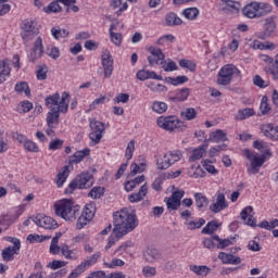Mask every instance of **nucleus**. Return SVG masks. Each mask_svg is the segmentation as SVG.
Listing matches in <instances>:
<instances>
[{
    "label": "nucleus",
    "mask_w": 278,
    "mask_h": 278,
    "mask_svg": "<svg viewBox=\"0 0 278 278\" xmlns=\"http://www.w3.org/2000/svg\"><path fill=\"white\" fill-rule=\"evenodd\" d=\"M113 229L122 233V236H127V233L134 231V229L138 227V217L136 216V213L129 211L127 207L115 212L113 214Z\"/></svg>",
    "instance_id": "obj_1"
},
{
    "label": "nucleus",
    "mask_w": 278,
    "mask_h": 278,
    "mask_svg": "<svg viewBox=\"0 0 278 278\" xmlns=\"http://www.w3.org/2000/svg\"><path fill=\"white\" fill-rule=\"evenodd\" d=\"M54 214L67 223H75L79 216V206L70 199L59 200L54 203Z\"/></svg>",
    "instance_id": "obj_2"
},
{
    "label": "nucleus",
    "mask_w": 278,
    "mask_h": 278,
    "mask_svg": "<svg viewBox=\"0 0 278 278\" xmlns=\"http://www.w3.org/2000/svg\"><path fill=\"white\" fill-rule=\"evenodd\" d=\"M68 103H71V94L63 92L58 111H49L47 114L46 123L48 127L58 129L60 125V114H66L68 112Z\"/></svg>",
    "instance_id": "obj_3"
},
{
    "label": "nucleus",
    "mask_w": 278,
    "mask_h": 278,
    "mask_svg": "<svg viewBox=\"0 0 278 278\" xmlns=\"http://www.w3.org/2000/svg\"><path fill=\"white\" fill-rule=\"evenodd\" d=\"M241 72L233 64H227L220 68L217 75L218 86H229L235 77H240Z\"/></svg>",
    "instance_id": "obj_4"
},
{
    "label": "nucleus",
    "mask_w": 278,
    "mask_h": 278,
    "mask_svg": "<svg viewBox=\"0 0 278 278\" xmlns=\"http://www.w3.org/2000/svg\"><path fill=\"white\" fill-rule=\"evenodd\" d=\"M181 157H184V153H181V150L168 151L163 156L157 159L156 166L159 170H166V168H170L173 164L179 162Z\"/></svg>",
    "instance_id": "obj_5"
},
{
    "label": "nucleus",
    "mask_w": 278,
    "mask_h": 278,
    "mask_svg": "<svg viewBox=\"0 0 278 278\" xmlns=\"http://www.w3.org/2000/svg\"><path fill=\"white\" fill-rule=\"evenodd\" d=\"M156 125L161 127V129H165V131H175V129L184 131L186 129L184 122L175 116H161L156 119Z\"/></svg>",
    "instance_id": "obj_6"
},
{
    "label": "nucleus",
    "mask_w": 278,
    "mask_h": 278,
    "mask_svg": "<svg viewBox=\"0 0 278 278\" xmlns=\"http://www.w3.org/2000/svg\"><path fill=\"white\" fill-rule=\"evenodd\" d=\"M21 29H22L21 36L25 42H29V40H34V37L40 34L38 22L34 18L25 20L21 26Z\"/></svg>",
    "instance_id": "obj_7"
},
{
    "label": "nucleus",
    "mask_w": 278,
    "mask_h": 278,
    "mask_svg": "<svg viewBox=\"0 0 278 278\" xmlns=\"http://www.w3.org/2000/svg\"><path fill=\"white\" fill-rule=\"evenodd\" d=\"M243 155L250 160L251 162V168L248 169L250 175H257L260 173V168L264 166V162H266V154H255L251 152V150H244Z\"/></svg>",
    "instance_id": "obj_8"
},
{
    "label": "nucleus",
    "mask_w": 278,
    "mask_h": 278,
    "mask_svg": "<svg viewBox=\"0 0 278 278\" xmlns=\"http://www.w3.org/2000/svg\"><path fill=\"white\" fill-rule=\"evenodd\" d=\"M94 204H87L85 205L81 214L78 216L77 223H76V229H84L86 225L94 218Z\"/></svg>",
    "instance_id": "obj_9"
},
{
    "label": "nucleus",
    "mask_w": 278,
    "mask_h": 278,
    "mask_svg": "<svg viewBox=\"0 0 278 278\" xmlns=\"http://www.w3.org/2000/svg\"><path fill=\"white\" fill-rule=\"evenodd\" d=\"M186 191L184 189H176L172 192L169 198H165V203L169 212H175L181 207V200L184 199Z\"/></svg>",
    "instance_id": "obj_10"
},
{
    "label": "nucleus",
    "mask_w": 278,
    "mask_h": 278,
    "mask_svg": "<svg viewBox=\"0 0 278 278\" xmlns=\"http://www.w3.org/2000/svg\"><path fill=\"white\" fill-rule=\"evenodd\" d=\"M258 58L261 62H266V64H269L267 67H265L267 75H271L274 79H278V53L275 59L268 54H260Z\"/></svg>",
    "instance_id": "obj_11"
},
{
    "label": "nucleus",
    "mask_w": 278,
    "mask_h": 278,
    "mask_svg": "<svg viewBox=\"0 0 278 278\" xmlns=\"http://www.w3.org/2000/svg\"><path fill=\"white\" fill-rule=\"evenodd\" d=\"M91 132L89 135L90 140L96 144L101 142V138H103V132L105 131V125L99 121L90 122Z\"/></svg>",
    "instance_id": "obj_12"
},
{
    "label": "nucleus",
    "mask_w": 278,
    "mask_h": 278,
    "mask_svg": "<svg viewBox=\"0 0 278 278\" xmlns=\"http://www.w3.org/2000/svg\"><path fill=\"white\" fill-rule=\"evenodd\" d=\"M275 31H277V23L275 20H273V17H269L265 20L264 30L257 33L256 36L260 38V40H266L267 38H270Z\"/></svg>",
    "instance_id": "obj_13"
},
{
    "label": "nucleus",
    "mask_w": 278,
    "mask_h": 278,
    "mask_svg": "<svg viewBox=\"0 0 278 278\" xmlns=\"http://www.w3.org/2000/svg\"><path fill=\"white\" fill-rule=\"evenodd\" d=\"M42 55H45V46L42 45V38L38 37L34 42L28 60L29 62H37Z\"/></svg>",
    "instance_id": "obj_14"
},
{
    "label": "nucleus",
    "mask_w": 278,
    "mask_h": 278,
    "mask_svg": "<svg viewBox=\"0 0 278 278\" xmlns=\"http://www.w3.org/2000/svg\"><path fill=\"white\" fill-rule=\"evenodd\" d=\"M102 66L104 68V77H112V73L114 71V59H112V54L109 50H104L102 52Z\"/></svg>",
    "instance_id": "obj_15"
},
{
    "label": "nucleus",
    "mask_w": 278,
    "mask_h": 278,
    "mask_svg": "<svg viewBox=\"0 0 278 278\" xmlns=\"http://www.w3.org/2000/svg\"><path fill=\"white\" fill-rule=\"evenodd\" d=\"M229 207V203H227V199L224 193H217L215 202L210 205V210L213 214H218L223 212V210H227Z\"/></svg>",
    "instance_id": "obj_16"
},
{
    "label": "nucleus",
    "mask_w": 278,
    "mask_h": 278,
    "mask_svg": "<svg viewBox=\"0 0 278 278\" xmlns=\"http://www.w3.org/2000/svg\"><path fill=\"white\" fill-rule=\"evenodd\" d=\"M150 56H148V62L150 66H155V64H162L166 58L160 48L150 47L148 49Z\"/></svg>",
    "instance_id": "obj_17"
},
{
    "label": "nucleus",
    "mask_w": 278,
    "mask_h": 278,
    "mask_svg": "<svg viewBox=\"0 0 278 278\" xmlns=\"http://www.w3.org/2000/svg\"><path fill=\"white\" fill-rule=\"evenodd\" d=\"M12 247L5 248L2 251V258L4 262H12L14 260V255L18 253L21 250V241L18 239H14Z\"/></svg>",
    "instance_id": "obj_18"
},
{
    "label": "nucleus",
    "mask_w": 278,
    "mask_h": 278,
    "mask_svg": "<svg viewBox=\"0 0 278 278\" xmlns=\"http://www.w3.org/2000/svg\"><path fill=\"white\" fill-rule=\"evenodd\" d=\"M76 180L78 181L79 190H86L88 188H92L94 185V177L92 174L89 173H83L76 177Z\"/></svg>",
    "instance_id": "obj_19"
},
{
    "label": "nucleus",
    "mask_w": 278,
    "mask_h": 278,
    "mask_svg": "<svg viewBox=\"0 0 278 278\" xmlns=\"http://www.w3.org/2000/svg\"><path fill=\"white\" fill-rule=\"evenodd\" d=\"M261 131L269 140H278V126L274 124H263L261 125Z\"/></svg>",
    "instance_id": "obj_20"
},
{
    "label": "nucleus",
    "mask_w": 278,
    "mask_h": 278,
    "mask_svg": "<svg viewBox=\"0 0 278 278\" xmlns=\"http://www.w3.org/2000/svg\"><path fill=\"white\" fill-rule=\"evenodd\" d=\"M12 70L10 68V59H4L0 61V84H5L8 77H10Z\"/></svg>",
    "instance_id": "obj_21"
},
{
    "label": "nucleus",
    "mask_w": 278,
    "mask_h": 278,
    "mask_svg": "<svg viewBox=\"0 0 278 278\" xmlns=\"http://www.w3.org/2000/svg\"><path fill=\"white\" fill-rule=\"evenodd\" d=\"M243 14L248 18H260L258 2H252L243 8Z\"/></svg>",
    "instance_id": "obj_22"
},
{
    "label": "nucleus",
    "mask_w": 278,
    "mask_h": 278,
    "mask_svg": "<svg viewBox=\"0 0 278 278\" xmlns=\"http://www.w3.org/2000/svg\"><path fill=\"white\" fill-rule=\"evenodd\" d=\"M147 194H149V186H147V184H144L143 186H141V188L139 189V192L137 193H131L128 197V201L130 203H140V201L144 200V197H147Z\"/></svg>",
    "instance_id": "obj_23"
},
{
    "label": "nucleus",
    "mask_w": 278,
    "mask_h": 278,
    "mask_svg": "<svg viewBox=\"0 0 278 278\" xmlns=\"http://www.w3.org/2000/svg\"><path fill=\"white\" fill-rule=\"evenodd\" d=\"M60 101H62L60 93H54L46 98L45 104L48 110L58 111V108H60Z\"/></svg>",
    "instance_id": "obj_24"
},
{
    "label": "nucleus",
    "mask_w": 278,
    "mask_h": 278,
    "mask_svg": "<svg viewBox=\"0 0 278 278\" xmlns=\"http://www.w3.org/2000/svg\"><path fill=\"white\" fill-rule=\"evenodd\" d=\"M37 225L43 229H58V222L49 216H43L37 219Z\"/></svg>",
    "instance_id": "obj_25"
},
{
    "label": "nucleus",
    "mask_w": 278,
    "mask_h": 278,
    "mask_svg": "<svg viewBox=\"0 0 278 278\" xmlns=\"http://www.w3.org/2000/svg\"><path fill=\"white\" fill-rule=\"evenodd\" d=\"M218 260H220L223 264L238 265L242 263V258H240V256H236L233 254H227L225 252H220L218 254Z\"/></svg>",
    "instance_id": "obj_26"
},
{
    "label": "nucleus",
    "mask_w": 278,
    "mask_h": 278,
    "mask_svg": "<svg viewBox=\"0 0 278 278\" xmlns=\"http://www.w3.org/2000/svg\"><path fill=\"white\" fill-rule=\"evenodd\" d=\"M61 255H63L65 260H71L72 262H76V260H79V254L77 253V250H71V247H68V244L61 245Z\"/></svg>",
    "instance_id": "obj_27"
},
{
    "label": "nucleus",
    "mask_w": 278,
    "mask_h": 278,
    "mask_svg": "<svg viewBox=\"0 0 278 278\" xmlns=\"http://www.w3.org/2000/svg\"><path fill=\"white\" fill-rule=\"evenodd\" d=\"M137 79L140 81H147V79H156L157 81H162L163 78L155 72L140 70L137 72Z\"/></svg>",
    "instance_id": "obj_28"
},
{
    "label": "nucleus",
    "mask_w": 278,
    "mask_h": 278,
    "mask_svg": "<svg viewBox=\"0 0 278 278\" xmlns=\"http://www.w3.org/2000/svg\"><path fill=\"white\" fill-rule=\"evenodd\" d=\"M60 238H62V232H56L52 238L49 249L51 255H60V253H62V247H60Z\"/></svg>",
    "instance_id": "obj_29"
},
{
    "label": "nucleus",
    "mask_w": 278,
    "mask_h": 278,
    "mask_svg": "<svg viewBox=\"0 0 278 278\" xmlns=\"http://www.w3.org/2000/svg\"><path fill=\"white\" fill-rule=\"evenodd\" d=\"M241 218L245 225L255 227V217H253V206H248L241 212Z\"/></svg>",
    "instance_id": "obj_30"
},
{
    "label": "nucleus",
    "mask_w": 278,
    "mask_h": 278,
    "mask_svg": "<svg viewBox=\"0 0 278 278\" xmlns=\"http://www.w3.org/2000/svg\"><path fill=\"white\" fill-rule=\"evenodd\" d=\"M88 155H90V149L77 151L70 156V164H79V162H81L85 157H88Z\"/></svg>",
    "instance_id": "obj_31"
},
{
    "label": "nucleus",
    "mask_w": 278,
    "mask_h": 278,
    "mask_svg": "<svg viewBox=\"0 0 278 278\" xmlns=\"http://www.w3.org/2000/svg\"><path fill=\"white\" fill-rule=\"evenodd\" d=\"M189 177H191L192 179H201L203 177H205V170H203V168L201 167V165L199 164H193L189 172H188Z\"/></svg>",
    "instance_id": "obj_32"
},
{
    "label": "nucleus",
    "mask_w": 278,
    "mask_h": 278,
    "mask_svg": "<svg viewBox=\"0 0 278 278\" xmlns=\"http://www.w3.org/2000/svg\"><path fill=\"white\" fill-rule=\"evenodd\" d=\"M208 140L211 142H227V132L222 129H217L210 134Z\"/></svg>",
    "instance_id": "obj_33"
},
{
    "label": "nucleus",
    "mask_w": 278,
    "mask_h": 278,
    "mask_svg": "<svg viewBox=\"0 0 278 278\" xmlns=\"http://www.w3.org/2000/svg\"><path fill=\"white\" fill-rule=\"evenodd\" d=\"M194 201L197 207L200 210H205L207 205H210V200L207 199V197H205V194L201 192L194 193Z\"/></svg>",
    "instance_id": "obj_34"
},
{
    "label": "nucleus",
    "mask_w": 278,
    "mask_h": 278,
    "mask_svg": "<svg viewBox=\"0 0 278 278\" xmlns=\"http://www.w3.org/2000/svg\"><path fill=\"white\" fill-rule=\"evenodd\" d=\"M71 170L68 169V166H63L59 174L56 175V186L58 188H62L64 186V182L66 179H68V174Z\"/></svg>",
    "instance_id": "obj_35"
},
{
    "label": "nucleus",
    "mask_w": 278,
    "mask_h": 278,
    "mask_svg": "<svg viewBox=\"0 0 278 278\" xmlns=\"http://www.w3.org/2000/svg\"><path fill=\"white\" fill-rule=\"evenodd\" d=\"M252 49H258L260 51H273L275 49V43L270 42V41H265L262 42L260 40H254L252 42Z\"/></svg>",
    "instance_id": "obj_36"
},
{
    "label": "nucleus",
    "mask_w": 278,
    "mask_h": 278,
    "mask_svg": "<svg viewBox=\"0 0 278 278\" xmlns=\"http://www.w3.org/2000/svg\"><path fill=\"white\" fill-rule=\"evenodd\" d=\"M88 270L87 264L83 261L79 265H77L67 276V278H79L84 273Z\"/></svg>",
    "instance_id": "obj_37"
},
{
    "label": "nucleus",
    "mask_w": 278,
    "mask_h": 278,
    "mask_svg": "<svg viewBox=\"0 0 278 278\" xmlns=\"http://www.w3.org/2000/svg\"><path fill=\"white\" fill-rule=\"evenodd\" d=\"M146 177L144 175H141L132 180H128L126 184H125V190L126 192H131V190H134L135 188H138V186L140 184H143Z\"/></svg>",
    "instance_id": "obj_38"
},
{
    "label": "nucleus",
    "mask_w": 278,
    "mask_h": 278,
    "mask_svg": "<svg viewBox=\"0 0 278 278\" xmlns=\"http://www.w3.org/2000/svg\"><path fill=\"white\" fill-rule=\"evenodd\" d=\"M123 236L125 235H122L121 232H118V230L113 229V232L109 237V241L105 245V251H110V249H112V247H114L116 242H118V240L123 238Z\"/></svg>",
    "instance_id": "obj_39"
},
{
    "label": "nucleus",
    "mask_w": 278,
    "mask_h": 278,
    "mask_svg": "<svg viewBox=\"0 0 278 278\" xmlns=\"http://www.w3.org/2000/svg\"><path fill=\"white\" fill-rule=\"evenodd\" d=\"M165 23L169 27H175V25H181L184 21L176 13L172 12L165 16Z\"/></svg>",
    "instance_id": "obj_40"
},
{
    "label": "nucleus",
    "mask_w": 278,
    "mask_h": 278,
    "mask_svg": "<svg viewBox=\"0 0 278 278\" xmlns=\"http://www.w3.org/2000/svg\"><path fill=\"white\" fill-rule=\"evenodd\" d=\"M190 270L200 277H207L210 275V267L205 265H191Z\"/></svg>",
    "instance_id": "obj_41"
},
{
    "label": "nucleus",
    "mask_w": 278,
    "mask_h": 278,
    "mask_svg": "<svg viewBox=\"0 0 278 278\" xmlns=\"http://www.w3.org/2000/svg\"><path fill=\"white\" fill-rule=\"evenodd\" d=\"M144 257L147 262H156V260H160L162 257V253H160V250L157 249H148V251L144 254Z\"/></svg>",
    "instance_id": "obj_42"
},
{
    "label": "nucleus",
    "mask_w": 278,
    "mask_h": 278,
    "mask_svg": "<svg viewBox=\"0 0 278 278\" xmlns=\"http://www.w3.org/2000/svg\"><path fill=\"white\" fill-rule=\"evenodd\" d=\"M200 11L197 8H188L182 11V16L188 21H197L199 18Z\"/></svg>",
    "instance_id": "obj_43"
},
{
    "label": "nucleus",
    "mask_w": 278,
    "mask_h": 278,
    "mask_svg": "<svg viewBox=\"0 0 278 278\" xmlns=\"http://www.w3.org/2000/svg\"><path fill=\"white\" fill-rule=\"evenodd\" d=\"M185 225H186L187 229H189L190 231H193V229H201V227H203V225H205V219H203V218H200L197 220L187 219L185 222Z\"/></svg>",
    "instance_id": "obj_44"
},
{
    "label": "nucleus",
    "mask_w": 278,
    "mask_h": 278,
    "mask_svg": "<svg viewBox=\"0 0 278 278\" xmlns=\"http://www.w3.org/2000/svg\"><path fill=\"white\" fill-rule=\"evenodd\" d=\"M180 116L182 121H194V118L198 116V113L194 108H187L180 113Z\"/></svg>",
    "instance_id": "obj_45"
},
{
    "label": "nucleus",
    "mask_w": 278,
    "mask_h": 278,
    "mask_svg": "<svg viewBox=\"0 0 278 278\" xmlns=\"http://www.w3.org/2000/svg\"><path fill=\"white\" fill-rule=\"evenodd\" d=\"M213 240H215V242H217L216 248L217 249H227V247H231V244H233V240L235 239H220V237H218V235H214L213 236Z\"/></svg>",
    "instance_id": "obj_46"
},
{
    "label": "nucleus",
    "mask_w": 278,
    "mask_h": 278,
    "mask_svg": "<svg viewBox=\"0 0 278 278\" xmlns=\"http://www.w3.org/2000/svg\"><path fill=\"white\" fill-rule=\"evenodd\" d=\"M250 116H255V110L243 109L238 112L236 118H237V121H244L247 118H250Z\"/></svg>",
    "instance_id": "obj_47"
},
{
    "label": "nucleus",
    "mask_w": 278,
    "mask_h": 278,
    "mask_svg": "<svg viewBox=\"0 0 278 278\" xmlns=\"http://www.w3.org/2000/svg\"><path fill=\"white\" fill-rule=\"evenodd\" d=\"M218 227H220L218 222L212 220L202 229V233L210 236L214 233V231H218Z\"/></svg>",
    "instance_id": "obj_48"
},
{
    "label": "nucleus",
    "mask_w": 278,
    "mask_h": 278,
    "mask_svg": "<svg viewBox=\"0 0 278 278\" xmlns=\"http://www.w3.org/2000/svg\"><path fill=\"white\" fill-rule=\"evenodd\" d=\"M270 12H273V5L266 2H258L260 18H262V16H266V14H270Z\"/></svg>",
    "instance_id": "obj_49"
},
{
    "label": "nucleus",
    "mask_w": 278,
    "mask_h": 278,
    "mask_svg": "<svg viewBox=\"0 0 278 278\" xmlns=\"http://www.w3.org/2000/svg\"><path fill=\"white\" fill-rule=\"evenodd\" d=\"M105 268H116V266H125V262L121 258H113L111 262L108 258H103Z\"/></svg>",
    "instance_id": "obj_50"
},
{
    "label": "nucleus",
    "mask_w": 278,
    "mask_h": 278,
    "mask_svg": "<svg viewBox=\"0 0 278 278\" xmlns=\"http://www.w3.org/2000/svg\"><path fill=\"white\" fill-rule=\"evenodd\" d=\"M188 97H190V89L184 88L178 90L173 99L174 101H186Z\"/></svg>",
    "instance_id": "obj_51"
},
{
    "label": "nucleus",
    "mask_w": 278,
    "mask_h": 278,
    "mask_svg": "<svg viewBox=\"0 0 278 278\" xmlns=\"http://www.w3.org/2000/svg\"><path fill=\"white\" fill-rule=\"evenodd\" d=\"M163 71L166 73H172L173 71H177L179 67L177 66V63L175 61H163L161 62Z\"/></svg>",
    "instance_id": "obj_52"
},
{
    "label": "nucleus",
    "mask_w": 278,
    "mask_h": 278,
    "mask_svg": "<svg viewBox=\"0 0 278 278\" xmlns=\"http://www.w3.org/2000/svg\"><path fill=\"white\" fill-rule=\"evenodd\" d=\"M112 29L113 26L110 28L111 40L115 47H121V45H123V35H121V33H114Z\"/></svg>",
    "instance_id": "obj_53"
},
{
    "label": "nucleus",
    "mask_w": 278,
    "mask_h": 278,
    "mask_svg": "<svg viewBox=\"0 0 278 278\" xmlns=\"http://www.w3.org/2000/svg\"><path fill=\"white\" fill-rule=\"evenodd\" d=\"M105 194V189L103 187H93L88 193L91 199H101Z\"/></svg>",
    "instance_id": "obj_54"
},
{
    "label": "nucleus",
    "mask_w": 278,
    "mask_h": 278,
    "mask_svg": "<svg viewBox=\"0 0 278 278\" xmlns=\"http://www.w3.org/2000/svg\"><path fill=\"white\" fill-rule=\"evenodd\" d=\"M147 170V162H142L139 165L134 163L130 166L131 175H138V173H144Z\"/></svg>",
    "instance_id": "obj_55"
},
{
    "label": "nucleus",
    "mask_w": 278,
    "mask_h": 278,
    "mask_svg": "<svg viewBox=\"0 0 278 278\" xmlns=\"http://www.w3.org/2000/svg\"><path fill=\"white\" fill-rule=\"evenodd\" d=\"M15 92H20L21 94H26V97H29L31 94V91L29 90V85L27 83H18L15 85Z\"/></svg>",
    "instance_id": "obj_56"
},
{
    "label": "nucleus",
    "mask_w": 278,
    "mask_h": 278,
    "mask_svg": "<svg viewBox=\"0 0 278 278\" xmlns=\"http://www.w3.org/2000/svg\"><path fill=\"white\" fill-rule=\"evenodd\" d=\"M24 149L29 153H38L40 151V148L38 147V144L33 140L24 141Z\"/></svg>",
    "instance_id": "obj_57"
},
{
    "label": "nucleus",
    "mask_w": 278,
    "mask_h": 278,
    "mask_svg": "<svg viewBox=\"0 0 278 278\" xmlns=\"http://www.w3.org/2000/svg\"><path fill=\"white\" fill-rule=\"evenodd\" d=\"M153 112H156V114H164L168 110V105L165 102L156 101L152 105Z\"/></svg>",
    "instance_id": "obj_58"
},
{
    "label": "nucleus",
    "mask_w": 278,
    "mask_h": 278,
    "mask_svg": "<svg viewBox=\"0 0 278 278\" xmlns=\"http://www.w3.org/2000/svg\"><path fill=\"white\" fill-rule=\"evenodd\" d=\"M203 155H205V149L203 147L195 148L190 156V162H197V160H201Z\"/></svg>",
    "instance_id": "obj_59"
},
{
    "label": "nucleus",
    "mask_w": 278,
    "mask_h": 278,
    "mask_svg": "<svg viewBox=\"0 0 278 278\" xmlns=\"http://www.w3.org/2000/svg\"><path fill=\"white\" fill-rule=\"evenodd\" d=\"M260 110H261V113L263 114V116H266V114H268V112H270V104L268 103L267 96H263V98L261 100Z\"/></svg>",
    "instance_id": "obj_60"
},
{
    "label": "nucleus",
    "mask_w": 278,
    "mask_h": 278,
    "mask_svg": "<svg viewBox=\"0 0 278 278\" xmlns=\"http://www.w3.org/2000/svg\"><path fill=\"white\" fill-rule=\"evenodd\" d=\"M147 88H149L152 92H166V86L162 84H155L153 81L148 83Z\"/></svg>",
    "instance_id": "obj_61"
},
{
    "label": "nucleus",
    "mask_w": 278,
    "mask_h": 278,
    "mask_svg": "<svg viewBox=\"0 0 278 278\" xmlns=\"http://www.w3.org/2000/svg\"><path fill=\"white\" fill-rule=\"evenodd\" d=\"M51 34L55 40H60V38H66V36H68V30L53 27Z\"/></svg>",
    "instance_id": "obj_62"
},
{
    "label": "nucleus",
    "mask_w": 278,
    "mask_h": 278,
    "mask_svg": "<svg viewBox=\"0 0 278 278\" xmlns=\"http://www.w3.org/2000/svg\"><path fill=\"white\" fill-rule=\"evenodd\" d=\"M27 240L34 244V242H45V240H51V236L28 235Z\"/></svg>",
    "instance_id": "obj_63"
},
{
    "label": "nucleus",
    "mask_w": 278,
    "mask_h": 278,
    "mask_svg": "<svg viewBox=\"0 0 278 278\" xmlns=\"http://www.w3.org/2000/svg\"><path fill=\"white\" fill-rule=\"evenodd\" d=\"M46 53L49 55V58H52V60H58V58H60V49H58L55 46H48Z\"/></svg>",
    "instance_id": "obj_64"
}]
</instances>
